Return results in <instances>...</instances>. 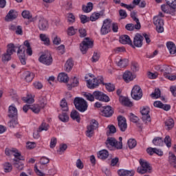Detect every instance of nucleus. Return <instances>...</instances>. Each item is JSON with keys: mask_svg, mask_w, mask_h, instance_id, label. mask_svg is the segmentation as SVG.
<instances>
[{"mask_svg": "<svg viewBox=\"0 0 176 176\" xmlns=\"http://www.w3.org/2000/svg\"><path fill=\"white\" fill-rule=\"evenodd\" d=\"M38 61L41 64L49 67L53 64V56L49 52H43L38 58Z\"/></svg>", "mask_w": 176, "mask_h": 176, "instance_id": "nucleus-5", "label": "nucleus"}, {"mask_svg": "<svg viewBox=\"0 0 176 176\" xmlns=\"http://www.w3.org/2000/svg\"><path fill=\"white\" fill-rule=\"evenodd\" d=\"M134 78L135 77L131 72H125L123 74V79L125 82H126V83L129 82H131V80H133Z\"/></svg>", "mask_w": 176, "mask_h": 176, "instance_id": "nucleus-25", "label": "nucleus"}, {"mask_svg": "<svg viewBox=\"0 0 176 176\" xmlns=\"http://www.w3.org/2000/svg\"><path fill=\"white\" fill-rule=\"evenodd\" d=\"M118 127L120 131L124 132L125 130H127V121L126 118L120 116L118 117Z\"/></svg>", "mask_w": 176, "mask_h": 176, "instance_id": "nucleus-16", "label": "nucleus"}, {"mask_svg": "<svg viewBox=\"0 0 176 176\" xmlns=\"http://www.w3.org/2000/svg\"><path fill=\"white\" fill-rule=\"evenodd\" d=\"M7 47L6 52L1 56L3 63L10 61L12 60V55L16 52V46L13 43L8 44Z\"/></svg>", "mask_w": 176, "mask_h": 176, "instance_id": "nucleus-2", "label": "nucleus"}, {"mask_svg": "<svg viewBox=\"0 0 176 176\" xmlns=\"http://www.w3.org/2000/svg\"><path fill=\"white\" fill-rule=\"evenodd\" d=\"M94 93V97L95 100H98L99 101H103L104 102H109V97L105 94L100 91H95Z\"/></svg>", "mask_w": 176, "mask_h": 176, "instance_id": "nucleus-15", "label": "nucleus"}, {"mask_svg": "<svg viewBox=\"0 0 176 176\" xmlns=\"http://www.w3.org/2000/svg\"><path fill=\"white\" fill-rule=\"evenodd\" d=\"M74 104L76 109L80 112H85L87 111V102L85 99L77 97L74 100Z\"/></svg>", "mask_w": 176, "mask_h": 176, "instance_id": "nucleus-3", "label": "nucleus"}, {"mask_svg": "<svg viewBox=\"0 0 176 176\" xmlns=\"http://www.w3.org/2000/svg\"><path fill=\"white\" fill-rule=\"evenodd\" d=\"M3 170L6 173H10L12 170H13V166H12V164L9 162H6L3 164Z\"/></svg>", "mask_w": 176, "mask_h": 176, "instance_id": "nucleus-44", "label": "nucleus"}, {"mask_svg": "<svg viewBox=\"0 0 176 176\" xmlns=\"http://www.w3.org/2000/svg\"><path fill=\"white\" fill-rule=\"evenodd\" d=\"M21 16L23 17V19H27L28 20L32 18V15L28 10H23L21 13Z\"/></svg>", "mask_w": 176, "mask_h": 176, "instance_id": "nucleus-54", "label": "nucleus"}, {"mask_svg": "<svg viewBox=\"0 0 176 176\" xmlns=\"http://www.w3.org/2000/svg\"><path fill=\"white\" fill-rule=\"evenodd\" d=\"M67 21L72 24V23H75V16L72 13H69L67 15Z\"/></svg>", "mask_w": 176, "mask_h": 176, "instance_id": "nucleus-58", "label": "nucleus"}, {"mask_svg": "<svg viewBox=\"0 0 176 176\" xmlns=\"http://www.w3.org/2000/svg\"><path fill=\"white\" fill-rule=\"evenodd\" d=\"M120 6H122V8H125L126 9L129 10V12H131L132 10L135 8V6H133V4L127 5L124 3H121Z\"/></svg>", "mask_w": 176, "mask_h": 176, "instance_id": "nucleus-56", "label": "nucleus"}, {"mask_svg": "<svg viewBox=\"0 0 176 176\" xmlns=\"http://www.w3.org/2000/svg\"><path fill=\"white\" fill-rule=\"evenodd\" d=\"M169 163L173 167H174V168H176V156H175V155L171 154V155L169 156Z\"/></svg>", "mask_w": 176, "mask_h": 176, "instance_id": "nucleus-48", "label": "nucleus"}, {"mask_svg": "<svg viewBox=\"0 0 176 176\" xmlns=\"http://www.w3.org/2000/svg\"><path fill=\"white\" fill-rule=\"evenodd\" d=\"M120 100L121 101L122 105L125 107H133V102L130 101V99L127 97H122Z\"/></svg>", "mask_w": 176, "mask_h": 176, "instance_id": "nucleus-35", "label": "nucleus"}, {"mask_svg": "<svg viewBox=\"0 0 176 176\" xmlns=\"http://www.w3.org/2000/svg\"><path fill=\"white\" fill-rule=\"evenodd\" d=\"M153 24H155V26L164 25V21L159 16H154Z\"/></svg>", "mask_w": 176, "mask_h": 176, "instance_id": "nucleus-41", "label": "nucleus"}, {"mask_svg": "<svg viewBox=\"0 0 176 176\" xmlns=\"http://www.w3.org/2000/svg\"><path fill=\"white\" fill-rule=\"evenodd\" d=\"M23 101H25V102H27L28 104H32V102H34V98H30V96H27V97H23L22 98Z\"/></svg>", "mask_w": 176, "mask_h": 176, "instance_id": "nucleus-64", "label": "nucleus"}, {"mask_svg": "<svg viewBox=\"0 0 176 176\" xmlns=\"http://www.w3.org/2000/svg\"><path fill=\"white\" fill-rule=\"evenodd\" d=\"M128 146L129 149H133L137 146V141L135 139H129L128 140Z\"/></svg>", "mask_w": 176, "mask_h": 176, "instance_id": "nucleus-51", "label": "nucleus"}, {"mask_svg": "<svg viewBox=\"0 0 176 176\" xmlns=\"http://www.w3.org/2000/svg\"><path fill=\"white\" fill-rule=\"evenodd\" d=\"M168 5L164 4L161 6V9L164 13H167L168 14H172V16H174V13H175V12H173L171 8L168 9Z\"/></svg>", "mask_w": 176, "mask_h": 176, "instance_id": "nucleus-37", "label": "nucleus"}, {"mask_svg": "<svg viewBox=\"0 0 176 176\" xmlns=\"http://www.w3.org/2000/svg\"><path fill=\"white\" fill-rule=\"evenodd\" d=\"M100 16H104V12L101 11L100 12H94L91 15L89 20L91 21H96V20H98V19H100Z\"/></svg>", "mask_w": 176, "mask_h": 176, "instance_id": "nucleus-34", "label": "nucleus"}, {"mask_svg": "<svg viewBox=\"0 0 176 176\" xmlns=\"http://www.w3.org/2000/svg\"><path fill=\"white\" fill-rule=\"evenodd\" d=\"M58 119L60 122L63 123H67L69 120V117L68 116V113L67 112H63L58 115Z\"/></svg>", "mask_w": 176, "mask_h": 176, "instance_id": "nucleus-31", "label": "nucleus"}, {"mask_svg": "<svg viewBox=\"0 0 176 176\" xmlns=\"http://www.w3.org/2000/svg\"><path fill=\"white\" fill-rule=\"evenodd\" d=\"M70 117L73 120H76L78 123H80V116L79 115V112L76 111V110H73L71 112Z\"/></svg>", "mask_w": 176, "mask_h": 176, "instance_id": "nucleus-27", "label": "nucleus"}, {"mask_svg": "<svg viewBox=\"0 0 176 176\" xmlns=\"http://www.w3.org/2000/svg\"><path fill=\"white\" fill-rule=\"evenodd\" d=\"M150 109L148 107H143L140 110V113L142 115V119L144 123L151 122V116L149 115Z\"/></svg>", "mask_w": 176, "mask_h": 176, "instance_id": "nucleus-14", "label": "nucleus"}, {"mask_svg": "<svg viewBox=\"0 0 176 176\" xmlns=\"http://www.w3.org/2000/svg\"><path fill=\"white\" fill-rule=\"evenodd\" d=\"M118 174L119 176H134L135 171L133 170L120 169L118 170Z\"/></svg>", "mask_w": 176, "mask_h": 176, "instance_id": "nucleus-19", "label": "nucleus"}, {"mask_svg": "<svg viewBox=\"0 0 176 176\" xmlns=\"http://www.w3.org/2000/svg\"><path fill=\"white\" fill-rule=\"evenodd\" d=\"M112 31V20L111 19H106L103 21L102 25L100 29L101 35H107Z\"/></svg>", "mask_w": 176, "mask_h": 176, "instance_id": "nucleus-6", "label": "nucleus"}, {"mask_svg": "<svg viewBox=\"0 0 176 176\" xmlns=\"http://www.w3.org/2000/svg\"><path fill=\"white\" fill-rule=\"evenodd\" d=\"M50 162V160H49V158L46 157H43L41 158L40 163L43 166H44L45 164H47Z\"/></svg>", "mask_w": 176, "mask_h": 176, "instance_id": "nucleus-63", "label": "nucleus"}, {"mask_svg": "<svg viewBox=\"0 0 176 176\" xmlns=\"http://www.w3.org/2000/svg\"><path fill=\"white\" fill-rule=\"evenodd\" d=\"M17 54L22 65H25V64H27V59L25 58V47L19 45Z\"/></svg>", "mask_w": 176, "mask_h": 176, "instance_id": "nucleus-12", "label": "nucleus"}, {"mask_svg": "<svg viewBox=\"0 0 176 176\" xmlns=\"http://www.w3.org/2000/svg\"><path fill=\"white\" fill-rule=\"evenodd\" d=\"M30 109L34 113H39V112H41V109H42V108L41 107H39V104H34V105H30Z\"/></svg>", "mask_w": 176, "mask_h": 176, "instance_id": "nucleus-49", "label": "nucleus"}, {"mask_svg": "<svg viewBox=\"0 0 176 176\" xmlns=\"http://www.w3.org/2000/svg\"><path fill=\"white\" fill-rule=\"evenodd\" d=\"M161 71L164 72V76L165 77H166L168 75H170V74L173 72V70L170 66H164Z\"/></svg>", "mask_w": 176, "mask_h": 176, "instance_id": "nucleus-46", "label": "nucleus"}, {"mask_svg": "<svg viewBox=\"0 0 176 176\" xmlns=\"http://www.w3.org/2000/svg\"><path fill=\"white\" fill-rule=\"evenodd\" d=\"M140 166L138 168L137 171L139 174H146L152 171V166L151 164L144 159L140 160Z\"/></svg>", "mask_w": 176, "mask_h": 176, "instance_id": "nucleus-4", "label": "nucleus"}, {"mask_svg": "<svg viewBox=\"0 0 176 176\" xmlns=\"http://www.w3.org/2000/svg\"><path fill=\"white\" fill-rule=\"evenodd\" d=\"M17 16H19V12H17V11L10 10L6 16V20L7 21H9V20H14V19H17Z\"/></svg>", "mask_w": 176, "mask_h": 176, "instance_id": "nucleus-20", "label": "nucleus"}, {"mask_svg": "<svg viewBox=\"0 0 176 176\" xmlns=\"http://www.w3.org/2000/svg\"><path fill=\"white\" fill-rule=\"evenodd\" d=\"M116 64H117L118 67H120V68H124L129 65V59H120L119 61H116Z\"/></svg>", "mask_w": 176, "mask_h": 176, "instance_id": "nucleus-28", "label": "nucleus"}, {"mask_svg": "<svg viewBox=\"0 0 176 176\" xmlns=\"http://www.w3.org/2000/svg\"><path fill=\"white\" fill-rule=\"evenodd\" d=\"M94 43L92 41L90 40V38L87 37L85 38L84 40L82 41V43L80 45V49L82 52V54H86L89 48L93 47Z\"/></svg>", "mask_w": 176, "mask_h": 176, "instance_id": "nucleus-8", "label": "nucleus"}, {"mask_svg": "<svg viewBox=\"0 0 176 176\" xmlns=\"http://www.w3.org/2000/svg\"><path fill=\"white\" fill-rule=\"evenodd\" d=\"M58 80L61 83H67V82L69 80V77H68V74L65 73H60L58 76Z\"/></svg>", "mask_w": 176, "mask_h": 176, "instance_id": "nucleus-24", "label": "nucleus"}, {"mask_svg": "<svg viewBox=\"0 0 176 176\" xmlns=\"http://www.w3.org/2000/svg\"><path fill=\"white\" fill-rule=\"evenodd\" d=\"M100 85H103L105 86L107 91L112 92L115 91V85L109 82L105 83L104 82V78L102 76H98L97 78L94 79L93 80H87V88L88 89H96V87H98Z\"/></svg>", "mask_w": 176, "mask_h": 176, "instance_id": "nucleus-1", "label": "nucleus"}, {"mask_svg": "<svg viewBox=\"0 0 176 176\" xmlns=\"http://www.w3.org/2000/svg\"><path fill=\"white\" fill-rule=\"evenodd\" d=\"M82 10L85 13H89L93 10V3H88L87 6H82Z\"/></svg>", "mask_w": 176, "mask_h": 176, "instance_id": "nucleus-43", "label": "nucleus"}, {"mask_svg": "<svg viewBox=\"0 0 176 176\" xmlns=\"http://www.w3.org/2000/svg\"><path fill=\"white\" fill-rule=\"evenodd\" d=\"M164 142L168 148H171V138H170V136H166Z\"/></svg>", "mask_w": 176, "mask_h": 176, "instance_id": "nucleus-59", "label": "nucleus"}, {"mask_svg": "<svg viewBox=\"0 0 176 176\" xmlns=\"http://www.w3.org/2000/svg\"><path fill=\"white\" fill-rule=\"evenodd\" d=\"M165 126H166V130H171L174 127V120L173 118H169L165 122Z\"/></svg>", "mask_w": 176, "mask_h": 176, "instance_id": "nucleus-40", "label": "nucleus"}, {"mask_svg": "<svg viewBox=\"0 0 176 176\" xmlns=\"http://www.w3.org/2000/svg\"><path fill=\"white\" fill-rule=\"evenodd\" d=\"M144 36L140 33H137L133 38V44L132 43V47L135 49V47H142Z\"/></svg>", "mask_w": 176, "mask_h": 176, "instance_id": "nucleus-13", "label": "nucleus"}, {"mask_svg": "<svg viewBox=\"0 0 176 176\" xmlns=\"http://www.w3.org/2000/svg\"><path fill=\"white\" fill-rule=\"evenodd\" d=\"M131 96L133 100H141L142 98V89L138 85H135L131 91Z\"/></svg>", "mask_w": 176, "mask_h": 176, "instance_id": "nucleus-11", "label": "nucleus"}, {"mask_svg": "<svg viewBox=\"0 0 176 176\" xmlns=\"http://www.w3.org/2000/svg\"><path fill=\"white\" fill-rule=\"evenodd\" d=\"M37 25L40 31H46L49 28V22L43 16H36Z\"/></svg>", "mask_w": 176, "mask_h": 176, "instance_id": "nucleus-10", "label": "nucleus"}, {"mask_svg": "<svg viewBox=\"0 0 176 176\" xmlns=\"http://www.w3.org/2000/svg\"><path fill=\"white\" fill-rule=\"evenodd\" d=\"M10 30H12V31H15V33L16 35H21L23 34V27L18 25H11L10 28Z\"/></svg>", "mask_w": 176, "mask_h": 176, "instance_id": "nucleus-30", "label": "nucleus"}, {"mask_svg": "<svg viewBox=\"0 0 176 176\" xmlns=\"http://www.w3.org/2000/svg\"><path fill=\"white\" fill-rule=\"evenodd\" d=\"M136 13L135 12H132L131 13V19H133V21H135L136 24H135V30H141V23H140V19H138V18H137L136 16Z\"/></svg>", "mask_w": 176, "mask_h": 176, "instance_id": "nucleus-26", "label": "nucleus"}, {"mask_svg": "<svg viewBox=\"0 0 176 176\" xmlns=\"http://www.w3.org/2000/svg\"><path fill=\"white\" fill-rule=\"evenodd\" d=\"M39 102V107L41 109L45 108V105H47V100L46 99V96H42L38 100Z\"/></svg>", "mask_w": 176, "mask_h": 176, "instance_id": "nucleus-42", "label": "nucleus"}, {"mask_svg": "<svg viewBox=\"0 0 176 176\" xmlns=\"http://www.w3.org/2000/svg\"><path fill=\"white\" fill-rule=\"evenodd\" d=\"M161 91L159 88H156L155 91L151 94L152 98H160Z\"/></svg>", "mask_w": 176, "mask_h": 176, "instance_id": "nucleus-50", "label": "nucleus"}, {"mask_svg": "<svg viewBox=\"0 0 176 176\" xmlns=\"http://www.w3.org/2000/svg\"><path fill=\"white\" fill-rule=\"evenodd\" d=\"M25 80L26 82H32V79H34L35 74L34 73H32L30 72H26L25 73Z\"/></svg>", "mask_w": 176, "mask_h": 176, "instance_id": "nucleus-45", "label": "nucleus"}, {"mask_svg": "<svg viewBox=\"0 0 176 176\" xmlns=\"http://www.w3.org/2000/svg\"><path fill=\"white\" fill-rule=\"evenodd\" d=\"M120 42L122 45H133V41H131V38L127 34H124L120 37Z\"/></svg>", "mask_w": 176, "mask_h": 176, "instance_id": "nucleus-18", "label": "nucleus"}, {"mask_svg": "<svg viewBox=\"0 0 176 176\" xmlns=\"http://www.w3.org/2000/svg\"><path fill=\"white\" fill-rule=\"evenodd\" d=\"M98 129V122L96 120H91L89 125L87 126L86 135L88 138H91L94 134V130Z\"/></svg>", "mask_w": 176, "mask_h": 176, "instance_id": "nucleus-7", "label": "nucleus"}, {"mask_svg": "<svg viewBox=\"0 0 176 176\" xmlns=\"http://www.w3.org/2000/svg\"><path fill=\"white\" fill-rule=\"evenodd\" d=\"M14 162H15L14 163V166L15 167V168L19 170H23V168H24V164H23V163L20 162L17 160H14Z\"/></svg>", "mask_w": 176, "mask_h": 176, "instance_id": "nucleus-47", "label": "nucleus"}, {"mask_svg": "<svg viewBox=\"0 0 176 176\" xmlns=\"http://www.w3.org/2000/svg\"><path fill=\"white\" fill-rule=\"evenodd\" d=\"M166 46L169 50L170 54H175L176 56V46L173 41H168L166 43Z\"/></svg>", "mask_w": 176, "mask_h": 176, "instance_id": "nucleus-23", "label": "nucleus"}, {"mask_svg": "<svg viewBox=\"0 0 176 176\" xmlns=\"http://www.w3.org/2000/svg\"><path fill=\"white\" fill-rule=\"evenodd\" d=\"M172 12H176V0H165Z\"/></svg>", "mask_w": 176, "mask_h": 176, "instance_id": "nucleus-33", "label": "nucleus"}, {"mask_svg": "<svg viewBox=\"0 0 176 176\" xmlns=\"http://www.w3.org/2000/svg\"><path fill=\"white\" fill-rule=\"evenodd\" d=\"M11 152H12V153H14V156L16 159H14V160H24V157L21 156V154L19 153V150L16 148H12L11 149Z\"/></svg>", "mask_w": 176, "mask_h": 176, "instance_id": "nucleus-32", "label": "nucleus"}, {"mask_svg": "<svg viewBox=\"0 0 176 176\" xmlns=\"http://www.w3.org/2000/svg\"><path fill=\"white\" fill-rule=\"evenodd\" d=\"M67 148H68V146H67L66 144H60L57 152L59 153V155H62L63 152H65V151H67Z\"/></svg>", "mask_w": 176, "mask_h": 176, "instance_id": "nucleus-55", "label": "nucleus"}, {"mask_svg": "<svg viewBox=\"0 0 176 176\" xmlns=\"http://www.w3.org/2000/svg\"><path fill=\"white\" fill-rule=\"evenodd\" d=\"M74 67V61L72 59L69 58L67 60L66 63L65 64V71L66 72H69Z\"/></svg>", "mask_w": 176, "mask_h": 176, "instance_id": "nucleus-29", "label": "nucleus"}, {"mask_svg": "<svg viewBox=\"0 0 176 176\" xmlns=\"http://www.w3.org/2000/svg\"><path fill=\"white\" fill-rule=\"evenodd\" d=\"M113 115V110H112V107L111 106H107L103 107L102 110V116L105 118H111Z\"/></svg>", "mask_w": 176, "mask_h": 176, "instance_id": "nucleus-17", "label": "nucleus"}, {"mask_svg": "<svg viewBox=\"0 0 176 176\" xmlns=\"http://www.w3.org/2000/svg\"><path fill=\"white\" fill-rule=\"evenodd\" d=\"M47 130H49V124H46V122H43L38 127V131L41 133V131H47Z\"/></svg>", "mask_w": 176, "mask_h": 176, "instance_id": "nucleus-52", "label": "nucleus"}, {"mask_svg": "<svg viewBox=\"0 0 176 176\" xmlns=\"http://www.w3.org/2000/svg\"><path fill=\"white\" fill-rule=\"evenodd\" d=\"M108 156H109V153L105 149L101 150L98 153V157L101 160H105L108 159Z\"/></svg>", "mask_w": 176, "mask_h": 176, "instance_id": "nucleus-22", "label": "nucleus"}, {"mask_svg": "<svg viewBox=\"0 0 176 176\" xmlns=\"http://www.w3.org/2000/svg\"><path fill=\"white\" fill-rule=\"evenodd\" d=\"M129 119L133 123H138V120H140L138 117H137V116L134 115L133 113H130Z\"/></svg>", "mask_w": 176, "mask_h": 176, "instance_id": "nucleus-57", "label": "nucleus"}, {"mask_svg": "<svg viewBox=\"0 0 176 176\" xmlns=\"http://www.w3.org/2000/svg\"><path fill=\"white\" fill-rule=\"evenodd\" d=\"M125 28L127 31H134V30H135V25L133 23H128L126 25Z\"/></svg>", "mask_w": 176, "mask_h": 176, "instance_id": "nucleus-61", "label": "nucleus"}, {"mask_svg": "<svg viewBox=\"0 0 176 176\" xmlns=\"http://www.w3.org/2000/svg\"><path fill=\"white\" fill-rule=\"evenodd\" d=\"M106 146L108 149H111V147L116 148V149H122V143L119 142L114 138H108L105 142Z\"/></svg>", "mask_w": 176, "mask_h": 176, "instance_id": "nucleus-9", "label": "nucleus"}, {"mask_svg": "<svg viewBox=\"0 0 176 176\" xmlns=\"http://www.w3.org/2000/svg\"><path fill=\"white\" fill-rule=\"evenodd\" d=\"M98 60H100V54H98L97 52H94V55L91 58L92 63H97V61H98Z\"/></svg>", "mask_w": 176, "mask_h": 176, "instance_id": "nucleus-60", "label": "nucleus"}, {"mask_svg": "<svg viewBox=\"0 0 176 176\" xmlns=\"http://www.w3.org/2000/svg\"><path fill=\"white\" fill-rule=\"evenodd\" d=\"M153 144L155 146H163V144H164V142L163 141V138L160 137H156L153 140Z\"/></svg>", "mask_w": 176, "mask_h": 176, "instance_id": "nucleus-36", "label": "nucleus"}, {"mask_svg": "<svg viewBox=\"0 0 176 176\" xmlns=\"http://www.w3.org/2000/svg\"><path fill=\"white\" fill-rule=\"evenodd\" d=\"M8 117L16 118L17 117V108L14 105H11L8 107Z\"/></svg>", "mask_w": 176, "mask_h": 176, "instance_id": "nucleus-21", "label": "nucleus"}, {"mask_svg": "<svg viewBox=\"0 0 176 176\" xmlns=\"http://www.w3.org/2000/svg\"><path fill=\"white\" fill-rule=\"evenodd\" d=\"M84 97L88 100L90 101L91 102H93L94 101V94H91V93H85L84 94Z\"/></svg>", "mask_w": 176, "mask_h": 176, "instance_id": "nucleus-53", "label": "nucleus"}, {"mask_svg": "<svg viewBox=\"0 0 176 176\" xmlns=\"http://www.w3.org/2000/svg\"><path fill=\"white\" fill-rule=\"evenodd\" d=\"M40 39L43 42L44 45L46 46H49L50 45V38L47 37V36L45 34H40Z\"/></svg>", "mask_w": 176, "mask_h": 176, "instance_id": "nucleus-38", "label": "nucleus"}, {"mask_svg": "<svg viewBox=\"0 0 176 176\" xmlns=\"http://www.w3.org/2000/svg\"><path fill=\"white\" fill-rule=\"evenodd\" d=\"M16 124H19L17 119H12L8 122V126H10V127L14 128Z\"/></svg>", "mask_w": 176, "mask_h": 176, "instance_id": "nucleus-62", "label": "nucleus"}, {"mask_svg": "<svg viewBox=\"0 0 176 176\" xmlns=\"http://www.w3.org/2000/svg\"><path fill=\"white\" fill-rule=\"evenodd\" d=\"M60 105L63 112H68V111H69L68 109V103H67V100H65V99H63L60 101Z\"/></svg>", "mask_w": 176, "mask_h": 176, "instance_id": "nucleus-39", "label": "nucleus"}]
</instances>
